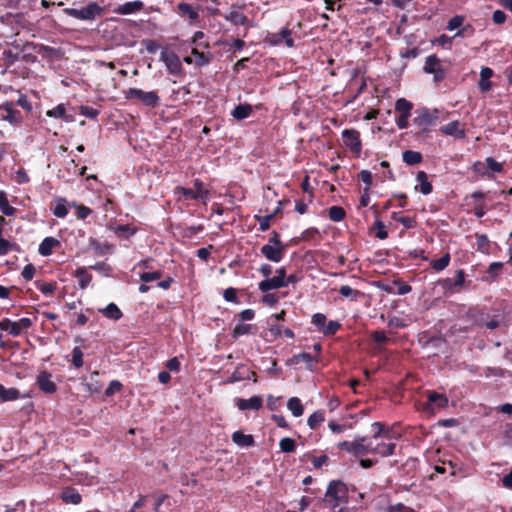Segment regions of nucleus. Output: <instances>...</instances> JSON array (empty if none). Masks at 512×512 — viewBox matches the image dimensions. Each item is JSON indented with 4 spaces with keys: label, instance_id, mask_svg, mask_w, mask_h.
<instances>
[{
    "label": "nucleus",
    "instance_id": "nucleus-1",
    "mask_svg": "<svg viewBox=\"0 0 512 512\" xmlns=\"http://www.w3.org/2000/svg\"><path fill=\"white\" fill-rule=\"evenodd\" d=\"M124 96L127 100H136L149 108H156L160 105V97L156 91L129 88L124 91Z\"/></svg>",
    "mask_w": 512,
    "mask_h": 512
},
{
    "label": "nucleus",
    "instance_id": "nucleus-2",
    "mask_svg": "<svg viewBox=\"0 0 512 512\" xmlns=\"http://www.w3.org/2000/svg\"><path fill=\"white\" fill-rule=\"evenodd\" d=\"M176 192L184 199L198 200L204 204H206L209 199V191L199 179L194 180L193 188L177 187Z\"/></svg>",
    "mask_w": 512,
    "mask_h": 512
},
{
    "label": "nucleus",
    "instance_id": "nucleus-3",
    "mask_svg": "<svg viewBox=\"0 0 512 512\" xmlns=\"http://www.w3.org/2000/svg\"><path fill=\"white\" fill-rule=\"evenodd\" d=\"M103 8L100 7L96 2H90L81 8H67L66 13L78 20L92 21L95 18L101 16Z\"/></svg>",
    "mask_w": 512,
    "mask_h": 512
},
{
    "label": "nucleus",
    "instance_id": "nucleus-4",
    "mask_svg": "<svg viewBox=\"0 0 512 512\" xmlns=\"http://www.w3.org/2000/svg\"><path fill=\"white\" fill-rule=\"evenodd\" d=\"M346 487L341 481L333 480L329 483L326 493L325 501L329 503L330 507H337L341 500L346 496Z\"/></svg>",
    "mask_w": 512,
    "mask_h": 512
},
{
    "label": "nucleus",
    "instance_id": "nucleus-5",
    "mask_svg": "<svg viewBox=\"0 0 512 512\" xmlns=\"http://www.w3.org/2000/svg\"><path fill=\"white\" fill-rule=\"evenodd\" d=\"M287 287L286 282V269L281 267L276 271V276L265 278L258 285V288L262 292H268L270 290Z\"/></svg>",
    "mask_w": 512,
    "mask_h": 512
},
{
    "label": "nucleus",
    "instance_id": "nucleus-6",
    "mask_svg": "<svg viewBox=\"0 0 512 512\" xmlns=\"http://www.w3.org/2000/svg\"><path fill=\"white\" fill-rule=\"evenodd\" d=\"M160 60L164 62L167 71L171 75H181L182 74V63L178 55L167 48L162 49L160 53Z\"/></svg>",
    "mask_w": 512,
    "mask_h": 512
},
{
    "label": "nucleus",
    "instance_id": "nucleus-7",
    "mask_svg": "<svg viewBox=\"0 0 512 512\" xmlns=\"http://www.w3.org/2000/svg\"><path fill=\"white\" fill-rule=\"evenodd\" d=\"M473 169L476 173L482 176L492 178L494 173L503 172V164L496 161L492 157H487L485 159V164L482 162H476L473 166Z\"/></svg>",
    "mask_w": 512,
    "mask_h": 512
},
{
    "label": "nucleus",
    "instance_id": "nucleus-8",
    "mask_svg": "<svg viewBox=\"0 0 512 512\" xmlns=\"http://www.w3.org/2000/svg\"><path fill=\"white\" fill-rule=\"evenodd\" d=\"M417 116L413 119L414 124L422 130H426L429 126L435 124L438 120V110H429L427 108H421L417 110Z\"/></svg>",
    "mask_w": 512,
    "mask_h": 512
},
{
    "label": "nucleus",
    "instance_id": "nucleus-9",
    "mask_svg": "<svg viewBox=\"0 0 512 512\" xmlns=\"http://www.w3.org/2000/svg\"><path fill=\"white\" fill-rule=\"evenodd\" d=\"M423 70L427 74H433L436 82L442 81L445 77V71L441 65V61L436 55L426 57Z\"/></svg>",
    "mask_w": 512,
    "mask_h": 512
},
{
    "label": "nucleus",
    "instance_id": "nucleus-10",
    "mask_svg": "<svg viewBox=\"0 0 512 512\" xmlns=\"http://www.w3.org/2000/svg\"><path fill=\"white\" fill-rule=\"evenodd\" d=\"M0 118L12 125H18L22 121V115L13 102H5L0 105Z\"/></svg>",
    "mask_w": 512,
    "mask_h": 512
},
{
    "label": "nucleus",
    "instance_id": "nucleus-11",
    "mask_svg": "<svg viewBox=\"0 0 512 512\" xmlns=\"http://www.w3.org/2000/svg\"><path fill=\"white\" fill-rule=\"evenodd\" d=\"M343 143L352 152L359 154L362 149L360 133L355 129H345L342 131Z\"/></svg>",
    "mask_w": 512,
    "mask_h": 512
},
{
    "label": "nucleus",
    "instance_id": "nucleus-12",
    "mask_svg": "<svg viewBox=\"0 0 512 512\" xmlns=\"http://www.w3.org/2000/svg\"><path fill=\"white\" fill-rule=\"evenodd\" d=\"M285 252V246H277L272 244H265L261 247L262 255L269 261L278 263L282 260Z\"/></svg>",
    "mask_w": 512,
    "mask_h": 512
},
{
    "label": "nucleus",
    "instance_id": "nucleus-13",
    "mask_svg": "<svg viewBox=\"0 0 512 512\" xmlns=\"http://www.w3.org/2000/svg\"><path fill=\"white\" fill-rule=\"evenodd\" d=\"M36 383L39 389L46 394H52L57 390V386L52 380V375L47 371L39 373L36 378Z\"/></svg>",
    "mask_w": 512,
    "mask_h": 512
},
{
    "label": "nucleus",
    "instance_id": "nucleus-14",
    "mask_svg": "<svg viewBox=\"0 0 512 512\" xmlns=\"http://www.w3.org/2000/svg\"><path fill=\"white\" fill-rule=\"evenodd\" d=\"M396 444L386 438L374 442V455L388 457L395 453Z\"/></svg>",
    "mask_w": 512,
    "mask_h": 512
},
{
    "label": "nucleus",
    "instance_id": "nucleus-15",
    "mask_svg": "<svg viewBox=\"0 0 512 512\" xmlns=\"http://www.w3.org/2000/svg\"><path fill=\"white\" fill-rule=\"evenodd\" d=\"M144 8V3L140 0L126 2L117 6L114 13L118 15H132L140 12Z\"/></svg>",
    "mask_w": 512,
    "mask_h": 512
},
{
    "label": "nucleus",
    "instance_id": "nucleus-16",
    "mask_svg": "<svg viewBox=\"0 0 512 512\" xmlns=\"http://www.w3.org/2000/svg\"><path fill=\"white\" fill-rule=\"evenodd\" d=\"M440 132L444 135L453 136L458 139L465 137V130L457 120L441 126Z\"/></svg>",
    "mask_w": 512,
    "mask_h": 512
},
{
    "label": "nucleus",
    "instance_id": "nucleus-17",
    "mask_svg": "<svg viewBox=\"0 0 512 512\" xmlns=\"http://www.w3.org/2000/svg\"><path fill=\"white\" fill-rule=\"evenodd\" d=\"M270 42L274 45H278V44L284 42L286 44V46L289 48L294 46V40L291 37V31L286 28L282 29L278 33L271 34Z\"/></svg>",
    "mask_w": 512,
    "mask_h": 512
},
{
    "label": "nucleus",
    "instance_id": "nucleus-18",
    "mask_svg": "<svg viewBox=\"0 0 512 512\" xmlns=\"http://www.w3.org/2000/svg\"><path fill=\"white\" fill-rule=\"evenodd\" d=\"M32 321L29 318H21L20 320L14 322L10 321L8 333L11 336H19L24 330H27L31 327Z\"/></svg>",
    "mask_w": 512,
    "mask_h": 512
},
{
    "label": "nucleus",
    "instance_id": "nucleus-19",
    "mask_svg": "<svg viewBox=\"0 0 512 512\" xmlns=\"http://www.w3.org/2000/svg\"><path fill=\"white\" fill-rule=\"evenodd\" d=\"M262 404L260 396H252L249 399H238L236 405L240 410H259Z\"/></svg>",
    "mask_w": 512,
    "mask_h": 512
},
{
    "label": "nucleus",
    "instance_id": "nucleus-20",
    "mask_svg": "<svg viewBox=\"0 0 512 512\" xmlns=\"http://www.w3.org/2000/svg\"><path fill=\"white\" fill-rule=\"evenodd\" d=\"M60 246V241L54 237H46L42 240L38 247V252L41 256H49L52 254L55 247Z\"/></svg>",
    "mask_w": 512,
    "mask_h": 512
},
{
    "label": "nucleus",
    "instance_id": "nucleus-21",
    "mask_svg": "<svg viewBox=\"0 0 512 512\" xmlns=\"http://www.w3.org/2000/svg\"><path fill=\"white\" fill-rule=\"evenodd\" d=\"M416 181L415 190L420 191L423 195H428L432 192V184L428 181V176L424 171L417 173Z\"/></svg>",
    "mask_w": 512,
    "mask_h": 512
},
{
    "label": "nucleus",
    "instance_id": "nucleus-22",
    "mask_svg": "<svg viewBox=\"0 0 512 512\" xmlns=\"http://www.w3.org/2000/svg\"><path fill=\"white\" fill-rule=\"evenodd\" d=\"M232 441L239 447H251L255 444L253 436L242 431H235L232 434Z\"/></svg>",
    "mask_w": 512,
    "mask_h": 512
},
{
    "label": "nucleus",
    "instance_id": "nucleus-23",
    "mask_svg": "<svg viewBox=\"0 0 512 512\" xmlns=\"http://www.w3.org/2000/svg\"><path fill=\"white\" fill-rule=\"evenodd\" d=\"M177 8L180 15L183 17H187L191 22L198 20L199 12L190 4L182 2L178 4Z\"/></svg>",
    "mask_w": 512,
    "mask_h": 512
},
{
    "label": "nucleus",
    "instance_id": "nucleus-24",
    "mask_svg": "<svg viewBox=\"0 0 512 512\" xmlns=\"http://www.w3.org/2000/svg\"><path fill=\"white\" fill-rule=\"evenodd\" d=\"M493 75V70L489 67H483L480 71L479 88L481 91L486 92L491 89L490 78Z\"/></svg>",
    "mask_w": 512,
    "mask_h": 512
},
{
    "label": "nucleus",
    "instance_id": "nucleus-25",
    "mask_svg": "<svg viewBox=\"0 0 512 512\" xmlns=\"http://www.w3.org/2000/svg\"><path fill=\"white\" fill-rule=\"evenodd\" d=\"M21 397L20 391L14 387L6 388L0 384V400L3 402L15 401Z\"/></svg>",
    "mask_w": 512,
    "mask_h": 512
},
{
    "label": "nucleus",
    "instance_id": "nucleus-26",
    "mask_svg": "<svg viewBox=\"0 0 512 512\" xmlns=\"http://www.w3.org/2000/svg\"><path fill=\"white\" fill-rule=\"evenodd\" d=\"M99 312L112 320H119L123 314L115 303H109L106 307L99 309Z\"/></svg>",
    "mask_w": 512,
    "mask_h": 512
},
{
    "label": "nucleus",
    "instance_id": "nucleus-27",
    "mask_svg": "<svg viewBox=\"0 0 512 512\" xmlns=\"http://www.w3.org/2000/svg\"><path fill=\"white\" fill-rule=\"evenodd\" d=\"M90 247L98 254V255H104L106 253H109L113 250L114 246L110 243H101L98 240L91 238L89 240Z\"/></svg>",
    "mask_w": 512,
    "mask_h": 512
},
{
    "label": "nucleus",
    "instance_id": "nucleus-28",
    "mask_svg": "<svg viewBox=\"0 0 512 512\" xmlns=\"http://www.w3.org/2000/svg\"><path fill=\"white\" fill-rule=\"evenodd\" d=\"M287 408L294 417H300L304 413V407L301 400L297 397H291L287 402Z\"/></svg>",
    "mask_w": 512,
    "mask_h": 512
},
{
    "label": "nucleus",
    "instance_id": "nucleus-29",
    "mask_svg": "<svg viewBox=\"0 0 512 512\" xmlns=\"http://www.w3.org/2000/svg\"><path fill=\"white\" fill-rule=\"evenodd\" d=\"M252 112V106L249 104H240L236 106L232 111V116L237 120H243L250 116Z\"/></svg>",
    "mask_w": 512,
    "mask_h": 512
},
{
    "label": "nucleus",
    "instance_id": "nucleus-30",
    "mask_svg": "<svg viewBox=\"0 0 512 512\" xmlns=\"http://www.w3.org/2000/svg\"><path fill=\"white\" fill-rule=\"evenodd\" d=\"M110 229L122 239H127L135 233V229L129 225H115L111 226Z\"/></svg>",
    "mask_w": 512,
    "mask_h": 512
},
{
    "label": "nucleus",
    "instance_id": "nucleus-31",
    "mask_svg": "<svg viewBox=\"0 0 512 512\" xmlns=\"http://www.w3.org/2000/svg\"><path fill=\"white\" fill-rule=\"evenodd\" d=\"M403 161L407 165H416L419 164L422 161V155L420 152L412 151V150H406L402 154Z\"/></svg>",
    "mask_w": 512,
    "mask_h": 512
},
{
    "label": "nucleus",
    "instance_id": "nucleus-32",
    "mask_svg": "<svg viewBox=\"0 0 512 512\" xmlns=\"http://www.w3.org/2000/svg\"><path fill=\"white\" fill-rule=\"evenodd\" d=\"M62 499L66 503L77 505L81 502V495L75 489H66L62 493Z\"/></svg>",
    "mask_w": 512,
    "mask_h": 512
},
{
    "label": "nucleus",
    "instance_id": "nucleus-33",
    "mask_svg": "<svg viewBox=\"0 0 512 512\" xmlns=\"http://www.w3.org/2000/svg\"><path fill=\"white\" fill-rule=\"evenodd\" d=\"M450 260V254L445 253L441 258L432 260L430 262V265L432 269H434L437 272H440L444 270L446 267H448V265L450 264Z\"/></svg>",
    "mask_w": 512,
    "mask_h": 512
},
{
    "label": "nucleus",
    "instance_id": "nucleus-34",
    "mask_svg": "<svg viewBox=\"0 0 512 512\" xmlns=\"http://www.w3.org/2000/svg\"><path fill=\"white\" fill-rule=\"evenodd\" d=\"M225 19L234 25H244L247 20L246 16L238 10H231L225 15Z\"/></svg>",
    "mask_w": 512,
    "mask_h": 512
},
{
    "label": "nucleus",
    "instance_id": "nucleus-35",
    "mask_svg": "<svg viewBox=\"0 0 512 512\" xmlns=\"http://www.w3.org/2000/svg\"><path fill=\"white\" fill-rule=\"evenodd\" d=\"M53 214L58 218H64L68 214L67 201L64 198L56 199Z\"/></svg>",
    "mask_w": 512,
    "mask_h": 512
},
{
    "label": "nucleus",
    "instance_id": "nucleus-36",
    "mask_svg": "<svg viewBox=\"0 0 512 512\" xmlns=\"http://www.w3.org/2000/svg\"><path fill=\"white\" fill-rule=\"evenodd\" d=\"M395 110L400 115H411L412 103L405 98H399L395 103Z\"/></svg>",
    "mask_w": 512,
    "mask_h": 512
},
{
    "label": "nucleus",
    "instance_id": "nucleus-37",
    "mask_svg": "<svg viewBox=\"0 0 512 512\" xmlns=\"http://www.w3.org/2000/svg\"><path fill=\"white\" fill-rule=\"evenodd\" d=\"M75 275L78 278L79 287L81 289H85L92 279L91 275L84 267L78 268Z\"/></svg>",
    "mask_w": 512,
    "mask_h": 512
},
{
    "label": "nucleus",
    "instance_id": "nucleus-38",
    "mask_svg": "<svg viewBox=\"0 0 512 512\" xmlns=\"http://www.w3.org/2000/svg\"><path fill=\"white\" fill-rule=\"evenodd\" d=\"M0 211L7 216H12L16 211L14 207L9 205L7 195L4 191H0Z\"/></svg>",
    "mask_w": 512,
    "mask_h": 512
},
{
    "label": "nucleus",
    "instance_id": "nucleus-39",
    "mask_svg": "<svg viewBox=\"0 0 512 512\" xmlns=\"http://www.w3.org/2000/svg\"><path fill=\"white\" fill-rule=\"evenodd\" d=\"M293 362L294 363H299V362H304L308 368L312 369L313 368V364L315 362H317V358L312 356L311 354L309 353H300V354H297V355H294L293 356Z\"/></svg>",
    "mask_w": 512,
    "mask_h": 512
},
{
    "label": "nucleus",
    "instance_id": "nucleus-40",
    "mask_svg": "<svg viewBox=\"0 0 512 512\" xmlns=\"http://www.w3.org/2000/svg\"><path fill=\"white\" fill-rule=\"evenodd\" d=\"M372 428L374 431L372 436L373 439H376V441L380 438H386L387 440L391 439L390 432L388 430L385 431L383 425L380 422H374L372 424Z\"/></svg>",
    "mask_w": 512,
    "mask_h": 512
},
{
    "label": "nucleus",
    "instance_id": "nucleus-41",
    "mask_svg": "<svg viewBox=\"0 0 512 512\" xmlns=\"http://www.w3.org/2000/svg\"><path fill=\"white\" fill-rule=\"evenodd\" d=\"M325 420L324 412L321 410L315 411L312 413L308 420L307 424L311 429H316L319 424H321Z\"/></svg>",
    "mask_w": 512,
    "mask_h": 512
},
{
    "label": "nucleus",
    "instance_id": "nucleus-42",
    "mask_svg": "<svg viewBox=\"0 0 512 512\" xmlns=\"http://www.w3.org/2000/svg\"><path fill=\"white\" fill-rule=\"evenodd\" d=\"M364 442H366V436L360 437L354 440V446L352 447V454L359 458L366 455Z\"/></svg>",
    "mask_w": 512,
    "mask_h": 512
},
{
    "label": "nucleus",
    "instance_id": "nucleus-43",
    "mask_svg": "<svg viewBox=\"0 0 512 512\" xmlns=\"http://www.w3.org/2000/svg\"><path fill=\"white\" fill-rule=\"evenodd\" d=\"M428 400L438 408H443L448 403V399L444 395L438 394L436 392H430L428 395Z\"/></svg>",
    "mask_w": 512,
    "mask_h": 512
},
{
    "label": "nucleus",
    "instance_id": "nucleus-44",
    "mask_svg": "<svg viewBox=\"0 0 512 512\" xmlns=\"http://www.w3.org/2000/svg\"><path fill=\"white\" fill-rule=\"evenodd\" d=\"M328 216L332 221L339 222L345 218V211L340 206H332L328 210Z\"/></svg>",
    "mask_w": 512,
    "mask_h": 512
},
{
    "label": "nucleus",
    "instance_id": "nucleus-45",
    "mask_svg": "<svg viewBox=\"0 0 512 512\" xmlns=\"http://www.w3.org/2000/svg\"><path fill=\"white\" fill-rule=\"evenodd\" d=\"M279 447H280L282 452H284V453H291V452H293L295 450L296 444H295L294 439L289 438V437H285V438H282L280 440Z\"/></svg>",
    "mask_w": 512,
    "mask_h": 512
},
{
    "label": "nucleus",
    "instance_id": "nucleus-46",
    "mask_svg": "<svg viewBox=\"0 0 512 512\" xmlns=\"http://www.w3.org/2000/svg\"><path fill=\"white\" fill-rule=\"evenodd\" d=\"M339 293L344 298H350L351 300H356L360 295L359 291L354 290L352 287L348 285H343L339 288Z\"/></svg>",
    "mask_w": 512,
    "mask_h": 512
},
{
    "label": "nucleus",
    "instance_id": "nucleus-47",
    "mask_svg": "<svg viewBox=\"0 0 512 512\" xmlns=\"http://www.w3.org/2000/svg\"><path fill=\"white\" fill-rule=\"evenodd\" d=\"M340 327L341 325L338 321L331 320L326 323L321 333L324 334L325 336L334 335L340 329Z\"/></svg>",
    "mask_w": 512,
    "mask_h": 512
},
{
    "label": "nucleus",
    "instance_id": "nucleus-48",
    "mask_svg": "<svg viewBox=\"0 0 512 512\" xmlns=\"http://www.w3.org/2000/svg\"><path fill=\"white\" fill-rule=\"evenodd\" d=\"M191 54L194 57V63L198 66H204L210 62V58L204 53L199 52L197 49H193Z\"/></svg>",
    "mask_w": 512,
    "mask_h": 512
},
{
    "label": "nucleus",
    "instance_id": "nucleus-49",
    "mask_svg": "<svg viewBox=\"0 0 512 512\" xmlns=\"http://www.w3.org/2000/svg\"><path fill=\"white\" fill-rule=\"evenodd\" d=\"M65 111H66L65 105L64 104H59L56 107H54L53 109L48 110L47 111V116L53 117V118L66 119L67 120Z\"/></svg>",
    "mask_w": 512,
    "mask_h": 512
},
{
    "label": "nucleus",
    "instance_id": "nucleus-50",
    "mask_svg": "<svg viewBox=\"0 0 512 512\" xmlns=\"http://www.w3.org/2000/svg\"><path fill=\"white\" fill-rule=\"evenodd\" d=\"M72 364L76 368L83 366V352L80 347H74L72 350Z\"/></svg>",
    "mask_w": 512,
    "mask_h": 512
},
{
    "label": "nucleus",
    "instance_id": "nucleus-51",
    "mask_svg": "<svg viewBox=\"0 0 512 512\" xmlns=\"http://www.w3.org/2000/svg\"><path fill=\"white\" fill-rule=\"evenodd\" d=\"M311 323L321 332L327 323L326 316L322 313H316L312 316Z\"/></svg>",
    "mask_w": 512,
    "mask_h": 512
},
{
    "label": "nucleus",
    "instance_id": "nucleus-52",
    "mask_svg": "<svg viewBox=\"0 0 512 512\" xmlns=\"http://www.w3.org/2000/svg\"><path fill=\"white\" fill-rule=\"evenodd\" d=\"M477 248L482 253H488L489 239L485 234H479L476 236Z\"/></svg>",
    "mask_w": 512,
    "mask_h": 512
},
{
    "label": "nucleus",
    "instance_id": "nucleus-53",
    "mask_svg": "<svg viewBox=\"0 0 512 512\" xmlns=\"http://www.w3.org/2000/svg\"><path fill=\"white\" fill-rule=\"evenodd\" d=\"M439 286L443 289L445 293H454L457 291L453 279L445 278L438 282Z\"/></svg>",
    "mask_w": 512,
    "mask_h": 512
},
{
    "label": "nucleus",
    "instance_id": "nucleus-54",
    "mask_svg": "<svg viewBox=\"0 0 512 512\" xmlns=\"http://www.w3.org/2000/svg\"><path fill=\"white\" fill-rule=\"evenodd\" d=\"M258 223H259V229L261 231H266L270 227V222L274 218V214H269L265 216H256Z\"/></svg>",
    "mask_w": 512,
    "mask_h": 512
},
{
    "label": "nucleus",
    "instance_id": "nucleus-55",
    "mask_svg": "<svg viewBox=\"0 0 512 512\" xmlns=\"http://www.w3.org/2000/svg\"><path fill=\"white\" fill-rule=\"evenodd\" d=\"M250 328H251V325H249V324H243V323L236 324V326L233 329V337L238 338L242 335L249 333Z\"/></svg>",
    "mask_w": 512,
    "mask_h": 512
},
{
    "label": "nucleus",
    "instance_id": "nucleus-56",
    "mask_svg": "<svg viewBox=\"0 0 512 512\" xmlns=\"http://www.w3.org/2000/svg\"><path fill=\"white\" fill-rule=\"evenodd\" d=\"M90 268L98 271L99 273H102L105 276H109L112 271L111 267L103 262H98L95 265L90 266Z\"/></svg>",
    "mask_w": 512,
    "mask_h": 512
},
{
    "label": "nucleus",
    "instance_id": "nucleus-57",
    "mask_svg": "<svg viewBox=\"0 0 512 512\" xmlns=\"http://www.w3.org/2000/svg\"><path fill=\"white\" fill-rule=\"evenodd\" d=\"M122 384L119 381L113 380L109 383L108 387L105 390V395L110 397L114 395L116 392L120 391Z\"/></svg>",
    "mask_w": 512,
    "mask_h": 512
},
{
    "label": "nucleus",
    "instance_id": "nucleus-58",
    "mask_svg": "<svg viewBox=\"0 0 512 512\" xmlns=\"http://www.w3.org/2000/svg\"><path fill=\"white\" fill-rule=\"evenodd\" d=\"M161 278V273L158 272V271H153V272H144L140 275V279L147 283V282H151V281H155V280H158Z\"/></svg>",
    "mask_w": 512,
    "mask_h": 512
},
{
    "label": "nucleus",
    "instance_id": "nucleus-59",
    "mask_svg": "<svg viewBox=\"0 0 512 512\" xmlns=\"http://www.w3.org/2000/svg\"><path fill=\"white\" fill-rule=\"evenodd\" d=\"M15 247V244L10 241L0 238V256L8 254Z\"/></svg>",
    "mask_w": 512,
    "mask_h": 512
},
{
    "label": "nucleus",
    "instance_id": "nucleus-60",
    "mask_svg": "<svg viewBox=\"0 0 512 512\" xmlns=\"http://www.w3.org/2000/svg\"><path fill=\"white\" fill-rule=\"evenodd\" d=\"M72 205L77 209V217L79 219L87 218L92 212V210L89 207L83 205H76L75 203H73Z\"/></svg>",
    "mask_w": 512,
    "mask_h": 512
},
{
    "label": "nucleus",
    "instance_id": "nucleus-61",
    "mask_svg": "<svg viewBox=\"0 0 512 512\" xmlns=\"http://www.w3.org/2000/svg\"><path fill=\"white\" fill-rule=\"evenodd\" d=\"M453 282L457 291H459V289L465 284V272L463 270L456 271L455 279H453Z\"/></svg>",
    "mask_w": 512,
    "mask_h": 512
},
{
    "label": "nucleus",
    "instance_id": "nucleus-62",
    "mask_svg": "<svg viewBox=\"0 0 512 512\" xmlns=\"http://www.w3.org/2000/svg\"><path fill=\"white\" fill-rule=\"evenodd\" d=\"M80 113H81V115H83L87 118H90V119L96 118L99 114L98 110H96L92 107H89V106H82L80 108Z\"/></svg>",
    "mask_w": 512,
    "mask_h": 512
},
{
    "label": "nucleus",
    "instance_id": "nucleus-63",
    "mask_svg": "<svg viewBox=\"0 0 512 512\" xmlns=\"http://www.w3.org/2000/svg\"><path fill=\"white\" fill-rule=\"evenodd\" d=\"M463 23V17L461 16H454L451 18L447 24V29L450 31H453L457 28H459Z\"/></svg>",
    "mask_w": 512,
    "mask_h": 512
},
{
    "label": "nucleus",
    "instance_id": "nucleus-64",
    "mask_svg": "<svg viewBox=\"0 0 512 512\" xmlns=\"http://www.w3.org/2000/svg\"><path fill=\"white\" fill-rule=\"evenodd\" d=\"M389 512H415L412 508L405 506L404 504L398 503L389 507Z\"/></svg>",
    "mask_w": 512,
    "mask_h": 512
}]
</instances>
